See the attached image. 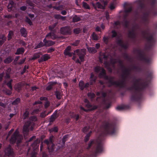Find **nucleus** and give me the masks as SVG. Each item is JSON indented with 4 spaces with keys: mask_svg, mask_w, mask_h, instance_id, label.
I'll use <instances>...</instances> for the list:
<instances>
[{
    "mask_svg": "<svg viewBox=\"0 0 157 157\" xmlns=\"http://www.w3.org/2000/svg\"><path fill=\"white\" fill-rule=\"evenodd\" d=\"M39 145L37 144V142H35L32 145V147H33V151H36L38 148Z\"/></svg>",
    "mask_w": 157,
    "mask_h": 157,
    "instance_id": "27",
    "label": "nucleus"
},
{
    "mask_svg": "<svg viewBox=\"0 0 157 157\" xmlns=\"http://www.w3.org/2000/svg\"><path fill=\"white\" fill-rule=\"evenodd\" d=\"M20 100L19 98H17L12 103V104L13 105H16L18 104L20 102Z\"/></svg>",
    "mask_w": 157,
    "mask_h": 157,
    "instance_id": "36",
    "label": "nucleus"
},
{
    "mask_svg": "<svg viewBox=\"0 0 157 157\" xmlns=\"http://www.w3.org/2000/svg\"><path fill=\"white\" fill-rule=\"evenodd\" d=\"M89 86L88 83H87L85 85L83 81L82 80L80 81L79 83V87L82 90H83L85 88L88 87Z\"/></svg>",
    "mask_w": 157,
    "mask_h": 157,
    "instance_id": "12",
    "label": "nucleus"
},
{
    "mask_svg": "<svg viewBox=\"0 0 157 157\" xmlns=\"http://www.w3.org/2000/svg\"><path fill=\"white\" fill-rule=\"evenodd\" d=\"M116 109L118 110H122L123 109V107L122 106H117Z\"/></svg>",
    "mask_w": 157,
    "mask_h": 157,
    "instance_id": "59",
    "label": "nucleus"
},
{
    "mask_svg": "<svg viewBox=\"0 0 157 157\" xmlns=\"http://www.w3.org/2000/svg\"><path fill=\"white\" fill-rule=\"evenodd\" d=\"M21 83H19L15 85L14 88L15 90L19 92L21 90Z\"/></svg>",
    "mask_w": 157,
    "mask_h": 157,
    "instance_id": "22",
    "label": "nucleus"
},
{
    "mask_svg": "<svg viewBox=\"0 0 157 157\" xmlns=\"http://www.w3.org/2000/svg\"><path fill=\"white\" fill-rule=\"evenodd\" d=\"M61 13L63 15H65L67 14V12L65 10H63L61 11Z\"/></svg>",
    "mask_w": 157,
    "mask_h": 157,
    "instance_id": "64",
    "label": "nucleus"
},
{
    "mask_svg": "<svg viewBox=\"0 0 157 157\" xmlns=\"http://www.w3.org/2000/svg\"><path fill=\"white\" fill-rule=\"evenodd\" d=\"M86 49H82L80 50L77 49L75 51L76 53H77L79 57V59L82 62L84 61V58L86 54Z\"/></svg>",
    "mask_w": 157,
    "mask_h": 157,
    "instance_id": "5",
    "label": "nucleus"
},
{
    "mask_svg": "<svg viewBox=\"0 0 157 157\" xmlns=\"http://www.w3.org/2000/svg\"><path fill=\"white\" fill-rule=\"evenodd\" d=\"M44 61H46L50 58V57L48 54L44 55L42 57Z\"/></svg>",
    "mask_w": 157,
    "mask_h": 157,
    "instance_id": "32",
    "label": "nucleus"
},
{
    "mask_svg": "<svg viewBox=\"0 0 157 157\" xmlns=\"http://www.w3.org/2000/svg\"><path fill=\"white\" fill-rule=\"evenodd\" d=\"M81 29L79 28L75 29L74 30V33L76 34H78L81 31Z\"/></svg>",
    "mask_w": 157,
    "mask_h": 157,
    "instance_id": "38",
    "label": "nucleus"
},
{
    "mask_svg": "<svg viewBox=\"0 0 157 157\" xmlns=\"http://www.w3.org/2000/svg\"><path fill=\"white\" fill-rule=\"evenodd\" d=\"M53 137V136H51L50 137L49 140H46L44 141V142L47 144L49 152L53 151L54 150V144H53L52 140Z\"/></svg>",
    "mask_w": 157,
    "mask_h": 157,
    "instance_id": "4",
    "label": "nucleus"
},
{
    "mask_svg": "<svg viewBox=\"0 0 157 157\" xmlns=\"http://www.w3.org/2000/svg\"><path fill=\"white\" fill-rule=\"evenodd\" d=\"M13 59L11 57H9L4 60V62L5 63H9L12 61Z\"/></svg>",
    "mask_w": 157,
    "mask_h": 157,
    "instance_id": "26",
    "label": "nucleus"
},
{
    "mask_svg": "<svg viewBox=\"0 0 157 157\" xmlns=\"http://www.w3.org/2000/svg\"><path fill=\"white\" fill-rule=\"evenodd\" d=\"M40 53H35L33 55V57L32 58H30V59L31 60H35L36 59L39 58L40 57Z\"/></svg>",
    "mask_w": 157,
    "mask_h": 157,
    "instance_id": "24",
    "label": "nucleus"
},
{
    "mask_svg": "<svg viewBox=\"0 0 157 157\" xmlns=\"http://www.w3.org/2000/svg\"><path fill=\"white\" fill-rule=\"evenodd\" d=\"M60 32L63 34H69L71 33V30L69 27H63L61 28Z\"/></svg>",
    "mask_w": 157,
    "mask_h": 157,
    "instance_id": "10",
    "label": "nucleus"
},
{
    "mask_svg": "<svg viewBox=\"0 0 157 157\" xmlns=\"http://www.w3.org/2000/svg\"><path fill=\"white\" fill-rule=\"evenodd\" d=\"M109 82L111 84V85H114L118 86H121L122 82H117L114 81V78L112 77L109 78Z\"/></svg>",
    "mask_w": 157,
    "mask_h": 157,
    "instance_id": "11",
    "label": "nucleus"
},
{
    "mask_svg": "<svg viewBox=\"0 0 157 157\" xmlns=\"http://www.w3.org/2000/svg\"><path fill=\"white\" fill-rule=\"evenodd\" d=\"M20 31L22 36L25 37L27 36V32L25 29L24 28H21V29Z\"/></svg>",
    "mask_w": 157,
    "mask_h": 157,
    "instance_id": "21",
    "label": "nucleus"
},
{
    "mask_svg": "<svg viewBox=\"0 0 157 157\" xmlns=\"http://www.w3.org/2000/svg\"><path fill=\"white\" fill-rule=\"evenodd\" d=\"M29 115V109H27L26 110L25 112L24 113L23 117L24 119H26V118H27L28 115Z\"/></svg>",
    "mask_w": 157,
    "mask_h": 157,
    "instance_id": "33",
    "label": "nucleus"
},
{
    "mask_svg": "<svg viewBox=\"0 0 157 157\" xmlns=\"http://www.w3.org/2000/svg\"><path fill=\"white\" fill-rule=\"evenodd\" d=\"M54 17L56 19H60V18L61 17V15L59 14H56L55 15Z\"/></svg>",
    "mask_w": 157,
    "mask_h": 157,
    "instance_id": "51",
    "label": "nucleus"
},
{
    "mask_svg": "<svg viewBox=\"0 0 157 157\" xmlns=\"http://www.w3.org/2000/svg\"><path fill=\"white\" fill-rule=\"evenodd\" d=\"M112 36L113 37H115L116 36V35H117V33L114 31H112Z\"/></svg>",
    "mask_w": 157,
    "mask_h": 157,
    "instance_id": "58",
    "label": "nucleus"
},
{
    "mask_svg": "<svg viewBox=\"0 0 157 157\" xmlns=\"http://www.w3.org/2000/svg\"><path fill=\"white\" fill-rule=\"evenodd\" d=\"M88 96L91 98H93L95 97V95L93 93H89L87 94Z\"/></svg>",
    "mask_w": 157,
    "mask_h": 157,
    "instance_id": "39",
    "label": "nucleus"
},
{
    "mask_svg": "<svg viewBox=\"0 0 157 157\" xmlns=\"http://www.w3.org/2000/svg\"><path fill=\"white\" fill-rule=\"evenodd\" d=\"M50 132H57L58 131V129L57 127H55L51 129L50 130Z\"/></svg>",
    "mask_w": 157,
    "mask_h": 157,
    "instance_id": "40",
    "label": "nucleus"
},
{
    "mask_svg": "<svg viewBox=\"0 0 157 157\" xmlns=\"http://www.w3.org/2000/svg\"><path fill=\"white\" fill-rule=\"evenodd\" d=\"M6 79L4 81V83H6V85L10 88V90H12V82L13 80L10 79L8 80L7 79L10 78V76L8 74H6Z\"/></svg>",
    "mask_w": 157,
    "mask_h": 157,
    "instance_id": "9",
    "label": "nucleus"
},
{
    "mask_svg": "<svg viewBox=\"0 0 157 157\" xmlns=\"http://www.w3.org/2000/svg\"><path fill=\"white\" fill-rule=\"evenodd\" d=\"M102 150V147L101 144H99L97 147L96 152H101Z\"/></svg>",
    "mask_w": 157,
    "mask_h": 157,
    "instance_id": "25",
    "label": "nucleus"
},
{
    "mask_svg": "<svg viewBox=\"0 0 157 157\" xmlns=\"http://www.w3.org/2000/svg\"><path fill=\"white\" fill-rule=\"evenodd\" d=\"M25 52V49L23 48H21L17 49V52L15 53L16 55H19L23 54Z\"/></svg>",
    "mask_w": 157,
    "mask_h": 157,
    "instance_id": "17",
    "label": "nucleus"
},
{
    "mask_svg": "<svg viewBox=\"0 0 157 157\" xmlns=\"http://www.w3.org/2000/svg\"><path fill=\"white\" fill-rule=\"evenodd\" d=\"M57 117V112H55L52 115L50 118V122H53Z\"/></svg>",
    "mask_w": 157,
    "mask_h": 157,
    "instance_id": "23",
    "label": "nucleus"
},
{
    "mask_svg": "<svg viewBox=\"0 0 157 157\" xmlns=\"http://www.w3.org/2000/svg\"><path fill=\"white\" fill-rule=\"evenodd\" d=\"M14 6V4L13 1H10L9 4L7 6L8 11H10L12 10Z\"/></svg>",
    "mask_w": 157,
    "mask_h": 157,
    "instance_id": "16",
    "label": "nucleus"
},
{
    "mask_svg": "<svg viewBox=\"0 0 157 157\" xmlns=\"http://www.w3.org/2000/svg\"><path fill=\"white\" fill-rule=\"evenodd\" d=\"M74 117L76 120H77L79 119V117L78 115H76L74 116Z\"/></svg>",
    "mask_w": 157,
    "mask_h": 157,
    "instance_id": "63",
    "label": "nucleus"
},
{
    "mask_svg": "<svg viewBox=\"0 0 157 157\" xmlns=\"http://www.w3.org/2000/svg\"><path fill=\"white\" fill-rule=\"evenodd\" d=\"M26 21L29 24V25H31L32 24V22L27 17L26 19Z\"/></svg>",
    "mask_w": 157,
    "mask_h": 157,
    "instance_id": "44",
    "label": "nucleus"
},
{
    "mask_svg": "<svg viewBox=\"0 0 157 157\" xmlns=\"http://www.w3.org/2000/svg\"><path fill=\"white\" fill-rule=\"evenodd\" d=\"M26 58H25L24 59H23L21 60L20 62L19 63V64H22L24 63L25 60Z\"/></svg>",
    "mask_w": 157,
    "mask_h": 157,
    "instance_id": "60",
    "label": "nucleus"
},
{
    "mask_svg": "<svg viewBox=\"0 0 157 157\" xmlns=\"http://www.w3.org/2000/svg\"><path fill=\"white\" fill-rule=\"evenodd\" d=\"M79 42V40H77L75 43L72 44V45H73L74 46H77L78 45Z\"/></svg>",
    "mask_w": 157,
    "mask_h": 157,
    "instance_id": "48",
    "label": "nucleus"
},
{
    "mask_svg": "<svg viewBox=\"0 0 157 157\" xmlns=\"http://www.w3.org/2000/svg\"><path fill=\"white\" fill-rule=\"evenodd\" d=\"M80 18L76 15H75L73 18V21L74 22H77L80 21Z\"/></svg>",
    "mask_w": 157,
    "mask_h": 157,
    "instance_id": "30",
    "label": "nucleus"
},
{
    "mask_svg": "<svg viewBox=\"0 0 157 157\" xmlns=\"http://www.w3.org/2000/svg\"><path fill=\"white\" fill-rule=\"evenodd\" d=\"M85 106L86 107H87L88 109H85L82 106H80V109L84 111L87 112L88 110H94L96 109L97 108V107L96 106L94 105L93 106L91 105L90 103L89 102L88 104H85Z\"/></svg>",
    "mask_w": 157,
    "mask_h": 157,
    "instance_id": "8",
    "label": "nucleus"
},
{
    "mask_svg": "<svg viewBox=\"0 0 157 157\" xmlns=\"http://www.w3.org/2000/svg\"><path fill=\"white\" fill-rule=\"evenodd\" d=\"M49 105H50V103L49 101H46V102L45 104V105H44L45 108H47L49 106Z\"/></svg>",
    "mask_w": 157,
    "mask_h": 157,
    "instance_id": "50",
    "label": "nucleus"
},
{
    "mask_svg": "<svg viewBox=\"0 0 157 157\" xmlns=\"http://www.w3.org/2000/svg\"><path fill=\"white\" fill-rule=\"evenodd\" d=\"M71 47L70 46H68L64 51V54L66 56H68L71 57L72 56V53L70 52Z\"/></svg>",
    "mask_w": 157,
    "mask_h": 157,
    "instance_id": "13",
    "label": "nucleus"
},
{
    "mask_svg": "<svg viewBox=\"0 0 157 157\" xmlns=\"http://www.w3.org/2000/svg\"><path fill=\"white\" fill-rule=\"evenodd\" d=\"M108 56H107L105 53H101L99 57V60L101 63H103L104 61V64L105 65L106 67H107V64H108L107 61L108 60Z\"/></svg>",
    "mask_w": 157,
    "mask_h": 157,
    "instance_id": "7",
    "label": "nucleus"
},
{
    "mask_svg": "<svg viewBox=\"0 0 157 157\" xmlns=\"http://www.w3.org/2000/svg\"><path fill=\"white\" fill-rule=\"evenodd\" d=\"M68 137V136L65 135L63 137V143H64L66 140V139Z\"/></svg>",
    "mask_w": 157,
    "mask_h": 157,
    "instance_id": "52",
    "label": "nucleus"
},
{
    "mask_svg": "<svg viewBox=\"0 0 157 157\" xmlns=\"http://www.w3.org/2000/svg\"><path fill=\"white\" fill-rule=\"evenodd\" d=\"M109 8L111 10H113L115 8V6L113 3H111L110 4Z\"/></svg>",
    "mask_w": 157,
    "mask_h": 157,
    "instance_id": "45",
    "label": "nucleus"
},
{
    "mask_svg": "<svg viewBox=\"0 0 157 157\" xmlns=\"http://www.w3.org/2000/svg\"><path fill=\"white\" fill-rule=\"evenodd\" d=\"M83 7L86 9H90V7L89 5L85 2H83Z\"/></svg>",
    "mask_w": 157,
    "mask_h": 157,
    "instance_id": "37",
    "label": "nucleus"
},
{
    "mask_svg": "<svg viewBox=\"0 0 157 157\" xmlns=\"http://www.w3.org/2000/svg\"><path fill=\"white\" fill-rule=\"evenodd\" d=\"M46 37L55 39L56 38V36L53 32H51L46 36Z\"/></svg>",
    "mask_w": 157,
    "mask_h": 157,
    "instance_id": "15",
    "label": "nucleus"
},
{
    "mask_svg": "<svg viewBox=\"0 0 157 157\" xmlns=\"http://www.w3.org/2000/svg\"><path fill=\"white\" fill-rule=\"evenodd\" d=\"M43 42L44 43L45 45L47 47L52 46L55 44V42L52 41H47L46 38L44 39Z\"/></svg>",
    "mask_w": 157,
    "mask_h": 157,
    "instance_id": "14",
    "label": "nucleus"
},
{
    "mask_svg": "<svg viewBox=\"0 0 157 157\" xmlns=\"http://www.w3.org/2000/svg\"><path fill=\"white\" fill-rule=\"evenodd\" d=\"M94 71L97 73L100 72L99 75L100 78H104L105 79H108V77L105 75V71L102 67L98 66L96 67L95 68Z\"/></svg>",
    "mask_w": 157,
    "mask_h": 157,
    "instance_id": "3",
    "label": "nucleus"
},
{
    "mask_svg": "<svg viewBox=\"0 0 157 157\" xmlns=\"http://www.w3.org/2000/svg\"><path fill=\"white\" fill-rule=\"evenodd\" d=\"M121 23L119 21H117L115 22L114 25H115V26H117V25H120Z\"/></svg>",
    "mask_w": 157,
    "mask_h": 157,
    "instance_id": "54",
    "label": "nucleus"
},
{
    "mask_svg": "<svg viewBox=\"0 0 157 157\" xmlns=\"http://www.w3.org/2000/svg\"><path fill=\"white\" fill-rule=\"evenodd\" d=\"M91 132H90L88 134H87L85 137V142H87L88 140L89 139V137L90 135Z\"/></svg>",
    "mask_w": 157,
    "mask_h": 157,
    "instance_id": "41",
    "label": "nucleus"
},
{
    "mask_svg": "<svg viewBox=\"0 0 157 157\" xmlns=\"http://www.w3.org/2000/svg\"><path fill=\"white\" fill-rule=\"evenodd\" d=\"M107 4V2H106L103 1L100 2H97L96 4H93V6L94 8L96 10L97 8L98 9H104L105 8V6H106Z\"/></svg>",
    "mask_w": 157,
    "mask_h": 157,
    "instance_id": "6",
    "label": "nucleus"
},
{
    "mask_svg": "<svg viewBox=\"0 0 157 157\" xmlns=\"http://www.w3.org/2000/svg\"><path fill=\"white\" fill-rule=\"evenodd\" d=\"M44 45L43 44L42 42H40L35 47V49L41 47Z\"/></svg>",
    "mask_w": 157,
    "mask_h": 157,
    "instance_id": "42",
    "label": "nucleus"
},
{
    "mask_svg": "<svg viewBox=\"0 0 157 157\" xmlns=\"http://www.w3.org/2000/svg\"><path fill=\"white\" fill-rule=\"evenodd\" d=\"M4 75V73L3 72L2 73H1L0 74V81H2V78Z\"/></svg>",
    "mask_w": 157,
    "mask_h": 157,
    "instance_id": "56",
    "label": "nucleus"
},
{
    "mask_svg": "<svg viewBox=\"0 0 157 157\" xmlns=\"http://www.w3.org/2000/svg\"><path fill=\"white\" fill-rule=\"evenodd\" d=\"M94 143V140L91 141L88 144V147H87V149H89L91 147V145Z\"/></svg>",
    "mask_w": 157,
    "mask_h": 157,
    "instance_id": "43",
    "label": "nucleus"
},
{
    "mask_svg": "<svg viewBox=\"0 0 157 157\" xmlns=\"http://www.w3.org/2000/svg\"><path fill=\"white\" fill-rule=\"evenodd\" d=\"M19 132L17 130H16L13 135L12 136L10 142L11 143H15L16 140H17V142L20 143L21 140L22 139V136L19 135Z\"/></svg>",
    "mask_w": 157,
    "mask_h": 157,
    "instance_id": "2",
    "label": "nucleus"
},
{
    "mask_svg": "<svg viewBox=\"0 0 157 157\" xmlns=\"http://www.w3.org/2000/svg\"><path fill=\"white\" fill-rule=\"evenodd\" d=\"M118 43L121 46L124 48H125L127 47V45H124L122 40H118Z\"/></svg>",
    "mask_w": 157,
    "mask_h": 157,
    "instance_id": "29",
    "label": "nucleus"
},
{
    "mask_svg": "<svg viewBox=\"0 0 157 157\" xmlns=\"http://www.w3.org/2000/svg\"><path fill=\"white\" fill-rule=\"evenodd\" d=\"M90 79V83L91 85L93 84L95 82L96 78L94 77V75L93 74H91Z\"/></svg>",
    "mask_w": 157,
    "mask_h": 157,
    "instance_id": "18",
    "label": "nucleus"
},
{
    "mask_svg": "<svg viewBox=\"0 0 157 157\" xmlns=\"http://www.w3.org/2000/svg\"><path fill=\"white\" fill-rule=\"evenodd\" d=\"M6 37L3 35H2V36L1 40H2V41H3L4 42L6 40Z\"/></svg>",
    "mask_w": 157,
    "mask_h": 157,
    "instance_id": "53",
    "label": "nucleus"
},
{
    "mask_svg": "<svg viewBox=\"0 0 157 157\" xmlns=\"http://www.w3.org/2000/svg\"><path fill=\"white\" fill-rule=\"evenodd\" d=\"M48 115V114H46L45 113V112H43L41 113L40 115V116L42 118H44L46 117V115Z\"/></svg>",
    "mask_w": 157,
    "mask_h": 157,
    "instance_id": "47",
    "label": "nucleus"
},
{
    "mask_svg": "<svg viewBox=\"0 0 157 157\" xmlns=\"http://www.w3.org/2000/svg\"><path fill=\"white\" fill-rule=\"evenodd\" d=\"M103 40L106 43H107L108 41V38L106 37H104L103 38Z\"/></svg>",
    "mask_w": 157,
    "mask_h": 157,
    "instance_id": "61",
    "label": "nucleus"
},
{
    "mask_svg": "<svg viewBox=\"0 0 157 157\" xmlns=\"http://www.w3.org/2000/svg\"><path fill=\"white\" fill-rule=\"evenodd\" d=\"M26 9V7L25 6H23L20 8L21 10L23 11L25 10Z\"/></svg>",
    "mask_w": 157,
    "mask_h": 157,
    "instance_id": "62",
    "label": "nucleus"
},
{
    "mask_svg": "<svg viewBox=\"0 0 157 157\" xmlns=\"http://www.w3.org/2000/svg\"><path fill=\"white\" fill-rule=\"evenodd\" d=\"M41 103L40 102L36 101L35 102L34 104H40L39 107L40 109H37L36 110H35L33 112V113H37L39 112L40 110H41V108L42 107V105L41 104Z\"/></svg>",
    "mask_w": 157,
    "mask_h": 157,
    "instance_id": "19",
    "label": "nucleus"
},
{
    "mask_svg": "<svg viewBox=\"0 0 157 157\" xmlns=\"http://www.w3.org/2000/svg\"><path fill=\"white\" fill-rule=\"evenodd\" d=\"M13 32L12 31H10L9 33L8 36V40H10L12 38V36L13 35Z\"/></svg>",
    "mask_w": 157,
    "mask_h": 157,
    "instance_id": "34",
    "label": "nucleus"
},
{
    "mask_svg": "<svg viewBox=\"0 0 157 157\" xmlns=\"http://www.w3.org/2000/svg\"><path fill=\"white\" fill-rule=\"evenodd\" d=\"M14 129H12L9 132L8 135H7V138H8L9 136L11 134L12 132L13 131Z\"/></svg>",
    "mask_w": 157,
    "mask_h": 157,
    "instance_id": "49",
    "label": "nucleus"
},
{
    "mask_svg": "<svg viewBox=\"0 0 157 157\" xmlns=\"http://www.w3.org/2000/svg\"><path fill=\"white\" fill-rule=\"evenodd\" d=\"M55 49L53 48H51L47 50V52L50 53L53 52Z\"/></svg>",
    "mask_w": 157,
    "mask_h": 157,
    "instance_id": "46",
    "label": "nucleus"
},
{
    "mask_svg": "<svg viewBox=\"0 0 157 157\" xmlns=\"http://www.w3.org/2000/svg\"><path fill=\"white\" fill-rule=\"evenodd\" d=\"M89 129V128L87 127H85L82 129V131L84 132H86L87 131V130Z\"/></svg>",
    "mask_w": 157,
    "mask_h": 157,
    "instance_id": "57",
    "label": "nucleus"
},
{
    "mask_svg": "<svg viewBox=\"0 0 157 157\" xmlns=\"http://www.w3.org/2000/svg\"><path fill=\"white\" fill-rule=\"evenodd\" d=\"M88 52L90 53H94L97 52V50L94 48H87Z\"/></svg>",
    "mask_w": 157,
    "mask_h": 157,
    "instance_id": "20",
    "label": "nucleus"
},
{
    "mask_svg": "<svg viewBox=\"0 0 157 157\" xmlns=\"http://www.w3.org/2000/svg\"><path fill=\"white\" fill-rule=\"evenodd\" d=\"M56 98L58 99H60L62 97L61 93L58 91H56Z\"/></svg>",
    "mask_w": 157,
    "mask_h": 157,
    "instance_id": "31",
    "label": "nucleus"
},
{
    "mask_svg": "<svg viewBox=\"0 0 157 157\" xmlns=\"http://www.w3.org/2000/svg\"><path fill=\"white\" fill-rule=\"evenodd\" d=\"M11 90H7L6 92V93L7 95H10L11 94L12 92Z\"/></svg>",
    "mask_w": 157,
    "mask_h": 157,
    "instance_id": "55",
    "label": "nucleus"
},
{
    "mask_svg": "<svg viewBox=\"0 0 157 157\" xmlns=\"http://www.w3.org/2000/svg\"><path fill=\"white\" fill-rule=\"evenodd\" d=\"M92 37L93 39L94 40H97L98 39V36L94 33H92Z\"/></svg>",
    "mask_w": 157,
    "mask_h": 157,
    "instance_id": "35",
    "label": "nucleus"
},
{
    "mask_svg": "<svg viewBox=\"0 0 157 157\" xmlns=\"http://www.w3.org/2000/svg\"><path fill=\"white\" fill-rule=\"evenodd\" d=\"M56 82H52L50 83L46 88L47 90H50L52 88V86L55 84H56Z\"/></svg>",
    "mask_w": 157,
    "mask_h": 157,
    "instance_id": "28",
    "label": "nucleus"
},
{
    "mask_svg": "<svg viewBox=\"0 0 157 157\" xmlns=\"http://www.w3.org/2000/svg\"><path fill=\"white\" fill-rule=\"evenodd\" d=\"M30 121L26 122L24 125L23 128V132L24 136L27 135L29 132V127L30 126V129L31 130L33 129L34 122L37 120V118L35 117H33L30 118Z\"/></svg>",
    "mask_w": 157,
    "mask_h": 157,
    "instance_id": "1",
    "label": "nucleus"
}]
</instances>
